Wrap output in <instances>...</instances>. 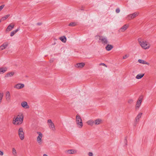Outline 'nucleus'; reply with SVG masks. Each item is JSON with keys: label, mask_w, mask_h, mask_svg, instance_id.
<instances>
[{"label": "nucleus", "mask_w": 156, "mask_h": 156, "mask_svg": "<svg viewBox=\"0 0 156 156\" xmlns=\"http://www.w3.org/2000/svg\"><path fill=\"white\" fill-rule=\"evenodd\" d=\"M43 156H48V155L46 154H44L43 155Z\"/></svg>", "instance_id": "obj_40"}, {"label": "nucleus", "mask_w": 156, "mask_h": 156, "mask_svg": "<svg viewBox=\"0 0 156 156\" xmlns=\"http://www.w3.org/2000/svg\"><path fill=\"white\" fill-rule=\"evenodd\" d=\"M129 55H128V54H125V55H124L123 57H122V59H126L127 58H128L129 57Z\"/></svg>", "instance_id": "obj_33"}, {"label": "nucleus", "mask_w": 156, "mask_h": 156, "mask_svg": "<svg viewBox=\"0 0 156 156\" xmlns=\"http://www.w3.org/2000/svg\"><path fill=\"white\" fill-rule=\"evenodd\" d=\"M59 39L63 43H65L66 41V38L65 36L60 37Z\"/></svg>", "instance_id": "obj_26"}, {"label": "nucleus", "mask_w": 156, "mask_h": 156, "mask_svg": "<svg viewBox=\"0 0 156 156\" xmlns=\"http://www.w3.org/2000/svg\"><path fill=\"white\" fill-rule=\"evenodd\" d=\"M88 156H93L94 154L92 152H90L88 153Z\"/></svg>", "instance_id": "obj_35"}, {"label": "nucleus", "mask_w": 156, "mask_h": 156, "mask_svg": "<svg viewBox=\"0 0 156 156\" xmlns=\"http://www.w3.org/2000/svg\"><path fill=\"white\" fill-rule=\"evenodd\" d=\"M76 25V23L75 22H71L69 24V26H74Z\"/></svg>", "instance_id": "obj_31"}, {"label": "nucleus", "mask_w": 156, "mask_h": 156, "mask_svg": "<svg viewBox=\"0 0 156 156\" xmlns=\"http://www.w3.org/2000/svg\"><path fill=\"white\" fill-rule=\"evenodd\" d=\"M47 123L50 129L53 131H55L56 129L55 125L51 119L47 120Z\"/></svg>", "instance_id": "obj_7"}, {"label": "nucleus", "mask_w": 156, "mask_h": 156, "mask_svg": "<svg viewBox=\"0 0 156 156\" xmlns=\"http://www.w3.org/2000/svg\"><path fill=\"white\" fill-rule=\"evenodd\" d=\"M66 153L69 154H74L76 153V151L74 149H68L65 151Z\"/></svg>", "instance_id": "obj_12"}, {"label": "nucleus", "mask_w": 156, "mask_h": 156, "mask_svg": "<svg viewBox=\"0 0 156 156\" xmlns=\"http://www.w3.org/2000/svg\"><path fill=\"white\" fill-rule=\"evenodd\" d=\"M15 74V72L13 71H12L8 73L5 76V78H8L9 77H11L13 76Z\"/></svg>", "instance_id": "obj_21"}, {"label": "nucleus", "mask_w": 156, "mask_h": 156, "mask_svg": "<svg viewBox=\"0 0 156 156\" xmlns=\"http://www.w3.org/2000/svg\"><path fill=\"white\" fill-rule=\"evenodd\" d=\"M20 140H23L25 138L24 133L23 131V129L22 127L19 128L18 132Z\"/></svg>", "instance_id": "obj_6"}, {"label": "nucleus", "mask_w": 156, "mask_h": 156, "mask_svg": "<svg viewBox=\"0 0 156 156\" xmlns=\"http://www.w3.org/2000/svg\"><path fill=\"white\" fill-rule=\"evenodd\" d=\"M10 16L9 14L5 15L4 16L2 17L1 18V20L2 21L5 20L7 19Z\"/></svg>", "instance_id": "obj_29"}, {"label": "nucleus", "mask_w": 156, "mask_h": 156, "mask_svg": "<svg viewBox=\"0 0 156 156\" xmlns=\"http://www.w3.org/2000/svg\"><path fill=\"white\" fill-rule=\"evenodd\" d=\"M129 27V24L127 23L125 24L121 27L119 29V31L120 32H124L128 29Z\"/></svg>", "instance_id": "obj_9"}, {"label": "nucleus", "mask_w": 156, "mask_h": 156, "mask_svg": "<svg viewBox=\"0 0 156 156\" xmlns=\"http://www.w3.org/2000/svg\"><path fill=\"white\" fill-rule=\"evenodd\" d=\"M138 41L140 46L144 50L148 49L151 47V45L150 42L144 39L139 38Z\"/></svg>", "instance_id": "obj_1"}, {"label": "nucleus", "mask_w": 156, "mask_h": 156, "mask_svg": "<svg viewBox=\"0 0 156 156\" xmlns=\"http://www.w3.org/2000/svg\"><path fill=\"white\" fill-rule=\"evenodd\" d=\"M12 154L14 156H16L17 155V152L16 149L14 147H13L12 149Z\"/></svg>", "instance_id": "obj_25"}, {"label": "nucleus", "mask_w": 156, "mask_h": 156, "mask_svg": "<svg viewBox=\"0 0 156 156\" xmlns=\"http://www.w3.org/2000/svg\"><path fill=\"white\" fill-rule=\"evenodd\" d=\"M139 14L138 12H135L132 14L128 15L126 17V18H128L129 20L130 19H133L137 16Z\"/></svg>", "instance_id": "obj_11"}, {"label": "nucleus", "mask_w": 156, "mask_h": 156, "mask_svg": "<svg viewBox=\"0 0 156 156\" xmlns=\"http://www.w3.org/2000/svg\"><path fill=\"white\" fill-rule=\"evenodd\" d=\"M143 115V113L141 112H139L138 113L136 116V118L137 119H140V118H141L142 115Z\"/></svg>", "instance_id": "obj_28"}, {"label": "nucleus", "mask_w": 156, "mask_h": 156, "mask_svg": "<svg viewBox=\"0 0 156 156\" xmlns=\"http://www.w3.org/2000/svg\"><path fill=\"white\" fill-rule=\"evenodd\" d=\"M120 11V10L119 9V8L116 9V12L117 13H119V12Z\"/></svg>", "instance_id": "obj_38"}, {"label": "nucleus", "mask_w": 156, "mask_h": 156, "mask_svg": "<svg viewBox=\"0 0 156 156\" xmlns=\"http://www.w3.org/2000/svg\"><path fill=\"white\" fill-rule=\"evenodd\" d=\"M102 122V120L100 118L97 119L94 121V124L96 125H100L101 124Z\"/></svg>", "instance_id": "obj_13"}, {"label": "nucleus", "mask_w": 156, "mask_h": 156, "mask_svg": "<svg viewBox=\"0 0 156 156\" xmlns=\"http://www.w3.org/2000/svg\"><path fill=\"white\" fill-rule=\"evenodd\" d=\"M3 154H4L3 152L2 151H0V155L3 156Z\"/></svg>", "instance_id": "obj_39"}, {"label": "nucleus", "mask_w": 156, "mask_h": 156, "mask_svg": "<svg viewBox=\"0 0 156 156\" xmlns=\"http://www.w3.org/2000/svg\"><path fill=\"white\" fill-rule=\"evenodd\" d=\"M138 62L139 63L143 65H146L147 66H149L150 65V63L148 62H147L145 60L142 59H138Z\"/></svg>", "instance_id": "obj_16"}, {"label": "nucleus", "mask_w": 156, "mask_h": 156, "mask_svg": "<svg viewBox=\"0 0 156 156\" xmlns=\"http://www.w3.org/2000/svg\"><path fill=\"white\" fill-rule=\"evenodd\" d=\"M24 116L23 114L18 115L16 117L13 118L12 123L14 125L18 126L21 124L23 121Z\"/></svg>", "instance_id": "obj_2"}, {"label": "nucleus", "mask_w": 156, "mask_h": 156, "mask_svg": "<svg viewBox=\"0 0 156 156\" xmlns=\"http://www.w3.org/2000/svg\"><path fill=\"white\" fill-rule=\"evenodd\" d=\"M95 38L97 40L103 44H105L108 43L106 38L103 36L97 35L95 36Z\"/></svg>", "instance_id": "obj_5"}, {"label": "nucleus", "mask_w": 156, "mask_h": 156, "mask_svg": "<svg viewBox=\"0 0 156 156\" xmlns=\"http://www.w3.org/2000/svg\"><path fill=\"white\" fill-rule=\"evenodd\" d=\"M144 75V73H141L137 74L136 76V78L137 80L141 79Z\"/></svg>", "instance_id": "obj_22"}, {"label": "nucleus", "mask_w": 156, "mask_h": 156, "mask_svg": "<svg viewBox=\"0 0 156 156\" xmlns=\"http://www.w3.org/2000/svg\"><path fill=\"white\" fill-rule=\"evenodd\" d=\"M133 101L132 99H129L128 101V103L129 104H131L133 102Z\"/></svg>", "instance_id": "obj_34"}, {"label": "nucleus", "mask_w": 156, "mask_h": 156, "mask_svg": "<svg viewBox=\"0 0 156 156\" xmlns=\"http://www.w3.org/2000/svg\"><path fill=\"white\" fill-rule=\"evenodd\" d=\"M14 24L12 23L10 24L7 27L5 30L6 32H9L14 27Z\"/></svg>", "instance_id": "obj_15"}, {"label": "nucleus", "mask_w": 156, "mask_h": 156, "mask_svg": "<svg viewBox=\"0 0 156 156\" xmlns=\"http://www.w3.org/2000/svg\"><path fill=\"white\" fill-rule=\"evenodd\" d=\"M7 70V68L5 66H2L0 67V74L5 73Z\"/></svg>", "instance_id": "obj_17"}, {"label": "nucleus", "mask_w": 156, "mask_h": 156, "mask_svg": "<svg viewBox=\"0 0 156 156\" xmlns=\"http://www.w3.org/2000/svg\"><path fill=\"white\" fill-rule=\"evenodd\" d=\"M140 120V119L135 117V120H134V122H135V124L136 125V124L137 123H138V122H139Z\"/></svg>", "instance_id": "obj_32"}, {"label": "nucleus", "mask_w": 156, "mask_h": 156, "mask_svg": "<svg viewBox=\"0 0 156 156\" xmlns=\"http://www.w3.org/2000/svg\"><path fill=\"white\" fill-rule=\"evenodd\" d=\"M2 21L1 20H1H0V23Z\"/></svg>", "instance_id": "obj_41"}, {"label": "nucleus", "mask_w": 156, "mask_h": 156, "mask_svg": "<svg viewBox=\"0 0 156 156\" xmlns=\"http://www.w3.org/2000/svg\"><path fill=\"white\" fill-rule=\"evenodd\" d=\"M5 98L6 100L7 101L9 102L10 101L11 96L9 92L7 91L6 92Z\"/></svg>", "instance_id": "obj_20"}, {"label": "nucleus", "mask_w": 156, "mask_h": 156, "mask_svg": "<svg viewBox=\"0 0 156 156\" xmlns=\"http://www.w3.org/2000/svg\"><path fill=\"white\" fill-rule=\"evenodd\" d=\"M19 30V28L16 30L12 31L10 33V36L11 37L13 36L16 33H17Z\"/></svg>", "instance_id": "obj_27"}, {"label": "nucleus", "mask_w": 156, "mask_h": 156, "mask_svg": "<svg viewBox=\"0 0 156 156\" xmlns=\"http://www.w3.org/2000/svg\"><path fill=\"white\" fill-rule=\"evenodd\" d=\"M76 122L77 127L81 129L83 126V122L81 118L78 115H76Z\"/></svg>", "instance_id": "obj_4"}, {"label": "nucleus", "mask_w": 156, "mask_h": 156, "mask_svg": "<svg viewBox=\"0 0 156 156\" xmlns=\"http://www.w3.org/2000/svg\"><path fill=\"white\" fill-rule=\"evenodd\" d=\"M8 45V43L4 42L1 46H0V50H2L6 48Z\"/></svg>", "instance_id": "obj_18"}, {"label": "nucleus", "mask_w": 156, "mask_h": 156, "mask_svg": "<svg viewBox=\"0 0 156 156\" xmlns=\"http://www.w3.org/2000/svg\"><path fill=\"white\" fill-rule=\"evenodd\" d=\"M5 6L4 5H2L0 6V12L3 9Z\"/></svg>", "instance_id": "obj_36"}, {"label": "nucleus", "mask_w": 156, "mask_h": 156, "mask_svg": "<svg viewBox=\"0 0 156 156\" xmlns=\"http://www.w3.org/2000/svg\"><path fill=\"white\" fill-rule=\"evenodd\" d=\"M113 48V46L112 45L108 44L105 47L106 49L108 51H109L112 50Z\"/></svg>", "instance_id": "obj_24"}, {"label": "nucleus", "mask_w": 156, "mask_h": 156, "mask_svg": "<svg viewBox=\"0 0 156 156\" xmlns=\"http://www.w3.org/2000/svg\"><path fill=\"white\" fill-rule=\"evenodd\" d=\"M86 123L87 125L92 126L94 124V121H93L92 119H90L88 120Z\"/></svg>", "instance_id": "obj_23"}, {"label": "nucleus", "mask_w": 156, "mask_h": 156, "mask_svg": "<svg viewBox=\"0 0 156 156\" xmlns=\"http://www.w3.org/2000/svg\"><path fill=\"white\" fill-rule=\"evenodd\" d=\"M37 136L36 138V141L37 144L40 146H41L44 144L43 139V135L40 132H37Z\"/></svg>", "instance_id": "obj_3"}, {"label": "nucleus", "mask_w": 156, "mask_h": 156, "mask_svg": "<svg viewBox=\"0 0 156 156\" xmlns=\"http://www.w3.org/2000/svg\"><path fill=\"white\" fill-rule=\"evenodd\" d=\"M21 107L24 109H28L30 107L28 105L27 102L26 101H22L21 103Z\"/></svg>", "instance_id": "obj_10"}, {"label": "nucleus", "mask_w": 156, "mask_h": 156, "mask_svg": "<svg viewBox=\"0 0 156 156\" xmlns=\"http://www.w3.org/2000/svg\"><path fill=\"white\" fill-rule=\"evenodd\" d=\"M85 64L84 63L81 62L80 63H78L76 64V67L79 69L82 68L85 66Z\"/></svg>", "instance_id": "obj_19"}, {"label": "nucleus", "mask_w": 156, "mask_h": 156, "mask_svg": "<svg viewBox=\"0 0 156 156\" xmlns=\"http://www.w3.org/2000/svg\"><path fill=\"white\" fill-rule=\"evenodd\" d=\"M3 97V93L0 92V104L2 103Z\"/></svg>", "instance_id": "obj_30"}, {"label": "nucleus", "mask_w": 156, "mask_h": 156, "mask_svg": "<svg viewBox=\"0 0 156 156\" xmlns=\"http://www.w3.org/2000/svg\"><path fill=\"white\" fill-rule=\"evenodd\" d=\"M99 65L100 66H101V65L105 67H107V66L105 64L103 63H101Z\"/></svg>", "instance_id": "obj_37"}, {"label": "nucleus", "mask_w": 156, "mask_h": 156, "mask_svg": "<svg viewBox=\"0 0 156 156\" xmlns=\"http://www.w3.org/2000/svg\"><path fill=\"white\" fill-rule=\"evenodd\" d=\"M143 100V98L142 97H140L136 101V104L135 106V109L136 110H138L140 108Z\"/></svg>", "instance_id": "obj_8"}, {"label": "nucleus", "mask_w": 156, "mask_h": 156, "mask_svg": "<svg viewBox=\"0 0 156 156\" xmlns=\"http://www.w3.org/2000/svg\"><path fill=\"white\" fill-rule=\"evenodd\" d=\"M24 87V85L23 84L19 83L16 84L14 86V88L17 89H20L23 88Z\"/></svg>", "instance_id": "obj_14"}]
</instances>
